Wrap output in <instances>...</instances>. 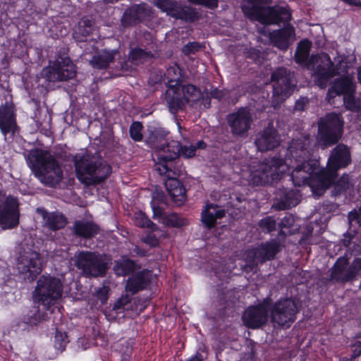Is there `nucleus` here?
<instances>
[{"label": "nucleus", "instance_id": "393cba45", "mask_svg": "<svg viewBox=\"0 0 361 361\" xmlns=\"http://www.w3.org/2000/svg\"><path fill=\"white\" fill-rule=\"evenodd\" d=\"M255 143L259 151L267 152L279 145L280 136L274 126L269 124L258 133Z\"/></svg>", "mask_w": 361, "mask_h": 361}, {"label": "nucleus", "instance_id": "a878e982", "mask_svg": "<svg viewBox=\"0 0 361 361\" xmlns=\"http://www.w3.org/2000/svg\"><path fill=\"white\" fill-rule=\"evenodd\" d=\"M269 37L274 46L286 50L295 39V29L288 25L283 29L270 32Z\"/></svg>", "mask_w": 361, "mask_h": 361}, {"label": "nucleus", "instance_id": "09e8293b", "mask_svg": "<svg viewBox=\"0 0 361 361\" xmlns=\"http://www.w3.org/2000/svg\"><path fill=\"white\" fill-rule=\"evenodd\" d=\"M200 48V46L199 44L196 42H191L184 46L183 51L185 54H190L191 53H195V51H198Z\"/></svg>", "mask_w": 361, "mask_h": 361}, {"label": "nucleus", "instance_id": "39448f33", "mask_svg": "<svg viewBox=\"0 0 361 361\" xmlns=\"http://www.w3.org/2000/svg\"><path fill=\"white\" fill-rule=\"evenodd\" d=\"M269 0H245L242 5L244 14L263 24H278L288 22L291 14L288 6H269Z\"/></svg>", "mask_w": 361, "mask_h": 361}, {"label": "nucleus", "instance_id": "cd10ccee", "mask_svg": "<svg viewBox=\"0 0 361 361\" xmlns=\"http://www.w3.org/2000/svg\"><path fill=\"white\" fill-rule=\"evenodd\" d=\"M153 217L166 226L181 227L188 224L187 219L175 213L166 214L159 207L152 206Z\"/></svg>", "mask_w": 361, "mask_h": 361}, {"label": "nucleus", "instance_id": "1a4fd4ad", "mask_svg": "<svg viewBox=\"0 0 361 361\" xmlns=\"http://www.w3.org/2000/svg\"><path fill=\"white\" fill-rule=\"evenodd\" d=\"M202 97L200 90L192 85H179L177 87L171 86L166 92V102L172 114H176L186 103L193 104Z\"/></svg>", "mask_w": 361, "mask_h": 361}, {"label": "nucleus", "instance_id": "6ab92c4d", "mask_svg": "<svg viewBox=\"0 0 361 361\" xmlns=\"http://www.w3.org/2000/svg\"><path fill=\"white\" fill-rule=\"evenodd\" d=\"M75 266L82 269L85 274L97 276L105 273V263L94 252H80L75 255Z\"/></svg>", "mask_w": 361, "mask_h": 361}, {"label": "nucleus", "instance_id": "2eb2a0df", "mask_svg": "<svg viewBox=\"0 0 361 361\" xmlns=\"http://www.w3.org/2000/svg\"><path fill=\"white\" fill-rule=\"evenodd\" d=\"M353 77L349 75L335 80L331 88L329 90L328 97H333L335 95H343V102L346 108L351 111L361 109V99H355L353 94L355 91V83Z\"/></svg>", "mask_w": 361, "mask_h": 361}, {"label": "nucleus", "instance_id": "72a5a7b5", "mask_svg": "<svg viewBox=\"0 0 361 361\" xmlns=\"http://www.w3.org/2000/svg\"><path fill=\"white\" fill-rule=\"evenodd\" d=\"M135 263L129 259L122 258L115 262L114 270L118 276H125L133 271Z\"/></svg>", "mask_w": 361, "mask_h": 361}, {"label": "nucleus", "instance_id": "ddd939ff", "mask_svg": "<svg viewBox=\"0 0 361 361\" xmlns=\"http://www.w3.org/2000/svg\"><path fill=\"white\" fill-rule=\"evenodd\" d=\"M75 75V66L68 57H59L42 71V77L53 82L71 80Z\"/></svg>", "mask_w": 361, "mask_h": 361}, {"label": "nucleus", "instance_id": "a211bd4d", "mask_svg": "<svg viewBox=\"0 0 361 361\" xmlns=\"http://www.w3.org/2000/svg\"><path fill=\"white\" fill-rule=\"evenodd\" d=\"M18 223L16 199L0 192V225L4 229H9L16 226Z\"/></svg>", "mask_w": 361, "mask_h": 361}, {"label": "nucleus", "instance_id": "b1692460", "mask_svg": "<svg viewBox=\"0 0 361 361\" xmlns=\"http://www.w3.org/2000/svg\"><path fill=\"white\" fill-rule=\"evenodd\" d=\"M268 319V310L266 305L250 307L243 314L245 325L251 329H257L264 325Z\"/></svg>", "mask_w": 361, "mask_h": 361}, {"label": "nucleus", "instance_id": "473e14b6", "mask_svg": "<svg viewBox=\"0 0 361 361\" xmlns=\"http://www.w3.org/2000/svg\"><path fill=\"white\" fill-rule=\"evenodd\" d=\"M116 51H106L99 53L93 56L90 61V64L94 68L102 69L108 67L115 58Z\"/></svg>", "mask_w": 361, "mask_h": 361}, {"label": "nucleus", "instance_id": "3c124183", "mask_svg": "<svg viewBox=\"0 0 361 361\" xmlns=\"http://www.w3.org/2000/svg\"><path fill=\"white\" fill-rule=\"evenodd\" d=\"M228 94L227 90H219L217 89L212 90L210 92V95L212 97L221 99L225 98Z\"/></svg>", "mask_w": 361, "mask_h": 361}, {"label": "nucleus", "instance_id": "a18cd8bd", "mask_svg": "<svg viewBox=\"0 0 361 361\" xmlns=\"http://www.w3.org/2000/svg\"><path fill=\"white\" fill-rule=\"evenodd\" d=\"M189 2L202 5L210 9H214L218 6V0H188Z\"/></svg>", "mask_w": 361, "mask_h": 361}, {"label": "nucleus", "instance_id": "58836bf2", "mask_svg": "<svg viewBox=\"0 0 361 361\" xmlns=\"http://www.w3.org/2000/svg\"><path fill=\"white\" fill-rule=\"evenodd\" d=\"M348 223L350 228L356 231L361 226V207L358 209H354L348 214Z\"/></svg>", "mask_w": 361, "mask_h": 361}, {"label": "nucleus", "instance_id": "6e6d98bb", "mask_svg": "<svg viewBox=\"0 0 361 361\" xmlns=\"http://www.w3.org/2000/svg\"><path fill=\"white\" fill-rule=\"evenodd\" d=\"M344 1L350 5L361 6V1L360 0H345Z\"/></svg>", "mask_w": 361, "mask_h": 361}, {"label": "nucleus", "instance_id": "7c9ffc66", "mask_svg": "<svg viewBox=\"0 0 361 361\" xmlns=\"http://www.w3.org/2000/svg\"><path fill=\"white\" fill-rule=\"evenodd\" d=\"M44 219V225L48 228L55 231L62 228L66 225V220L64 217L56 213H48L43 209H37Z\"/></svg>", "mask_w": 361, "mask_h": 361}, {"label": "nucleus", "instance_id": "de8ad7c7", "mask_svg": "<svg viewBox=\"0 0 361 361\" xmlns=\"http://www.w3.org/2000/svg\"><path fill=\"white\" fill-rule=\"evenodd\" d=\"M142 241L151 247H155L159 244V240L154 234L149 233L142 238Z\"/></svg>", "mask_w": 361, "mask_h": 361}, {"label": "nucleus", "instance_id": "a19ab883", "mask_svg": "<svg viewBox=\"0 0 361 361\" xmlns=\"http://www.w3.org/2000/svg\"><path fill=\"white\" fill-rule=\"evenodd\" d=\"M130 302V298L128 295H123L114 304L112 310L116 314L123 313L125 307Z\"/></svg>", "mask_w": 361, "mask_h": 361}, {"label": "nucleus", "instance_id": "6e6552de", "mask_svg": "<svg viewBox=\"0 0 361 361\" xmlns=\"http://www.w3.org/2000/svg\"><path fill=\"white\" fill-rule=\"evenodd\" d=\"M62 293L63 284L59 278L43 275L37 282L33 298L36 302L50 306L61 298Z\"/></svg>", "mask_w": 361, "mask_h": 361}, {"label": "nucleus", "instance_id": "c9c22d12", "mask_svg": "<svg viewBox=\"0 0 361 361\" xmlns=\"http://www.w3.org/2000/svg\"><path fill=\"white\" fill-rule=\"evenodd\" d=\"M142 9V6H136L127 10L123 16L122 21L125 25L135 23L140 18V11Z\"/></svg>", "mask_w": 361, "mask_h": 361}, {"label": "nucleus", "instance_id": "f257e3e1", "mask_svg": "<svg viewBox=\"0 0 361 361\" xmlns=\"http://www.w3.org/2000/svg\"><path fill=\"white\" fill-rule=\"evenodd\" d=\"M309 145L310 137L304 136L293 140L289 146V157L285 162L288 164V169L293 168L291 179L295 186L308 185L313 190H326L329 186H322L319 180L323 169H319L317 161L309 159Z\"/></svg>", "mask_w": 361, "mask_h": 361}, {"label": "nucleus", "instance_id": "603ef678", "mask_svg": "<svg viewBox=\"0 0 361 361\" xmlns=\"http://www.w3.org/2000/svg\"><path fill=\"white\" fill-rule=\"evenodd\" d=\"M337 185L341 190H345L348 188L349 185V177L348 175L342 176L340 179L337 182Z\"/></svg>", "mask_w": 361, "mask_h": 361}, {"label": "nucleus", "instance_id": "7ed1b4c3", "mask_svg": "<svg viewBox=\"0 0 361 361\" xmlns=\"http://www.w3.org/2000/svg\"><path fill=\"white\" fill-rule=\"evenodd\" d=\"M169 154H161L158 161L154 165V170L160 175L168 178L165 182V186L171 200L178 206L182 205L186 200L185 190L181 183L177 179L180 176V171L176 169L173 160L177 157L179 152V145L177 142H173L169 146Z\"/></svg>", "mask_w": 361, "mask_h": 361}, {"label": "nucleus", "instance_id": "c756f323", "mask_svg": "<svg viewBox=\"0 0 361 361\" xmlns=\"http://www.w3.org/2000/svg\"><path fill=\"white\" fill-rule=\"evenodd\" d=\"M149 271H142L130 277L126 285V291L134 294L144 289L149 281Z\"/></svg>", "mask_w": 361, "mask_h": 361}, {"label": "nucleus", "instance_id": "680f3d73", "mask_svg": "<svg viewBox=\"0 0 361 361\" xmlns=\"http://www.w3.org/2000/svg\"><path fill=\"white\" fill-rule=\"evenodd\" d=\"M82 35H89V32L88 31H85V33H82Z\"/></svg>", "mask_w": 361, "mask_h": 361}, {"label": "nucleus", "instance_id": "5fc2aeb1", "mask_svg": "<svg viewBox=\"0 0 361 361\" xmlns=\"http://www.w3.org/2000/svg\"><path fill=\"white\" fill-rule=\"evenodd\" d=\"M361 355V342L357 341L353 345V350L351 359H355Z\"/></svg>", "mask_w": 361, "mask_h": 361}, {"label": "nucleus", "instance_id": "8fccbe9b", "mask_svg": "<svg viewBox=\"0 0 361 361\" xmlns=\"http://www.w3.org/2000/svg\"><path fill=\"white\" fill-rule=\"evenodd\" d=\"M293 223L294 219L291 215L286 216L281 219L280 222V226L281 228H289L293 225Z\"/></svg>", "mask_w": 361, "mask_h": 361}, {"label": "nucleus", "instance_id": "bf43d9fd", "mask_svg": "<svg viewBox=\"0 0 361 361\" xmlns=\"http://www.w3.org/2000/svg\"><path fill=\"white\" fill-rule=\"evenodd\" d=\"M118 1V0H103L104 3L105 4H114Z\"/></svg>", "mask_w": 361, "mask_h": 361}, {"label": "nucleus", "instance_id": "423d86ee", "mask_svg": "<svg viewBox=\"0 0 361 361\" xmlns=\"http://www.w3.org/2000/svg\"><path fill=\"white\" fill-rule=\"evenodd\" d=\"M310 47L311 44L308 40L301 41L298 46L295 54V61L298 63L306 66L308 68H314V66L312 67V62L314 61L318 62L320 60L324 65L317 66L314 73L318 78V85L321 88H324L327 80L334 75L339 74V72L338 69L334 67L330 57L326 54L312 56L310 60L308 61Z\"/></svg>", "mask_w": 361, "mask_h": 361}, {"label": "nucleus", "instance_id": "20e7f679", "mask_svg": "<svg viewBox=\"0 0 361 361\" xmlns=\"http://www.w3.org/2000/svg\"><path fill=\"white\" fill-rule=\"evenodd\" d=\"M27 160L35 176L49 186L57 185L63 178V171L56 159L48 152L31 150Z\"/></svg>", "mask_w": 361, "mask_h": 361}, {"label": "nucleus", "instance_id": "2f4dec72", "mask_svg": "<svg viewBox=\"0 0 361 361\" xmlns=\"http://www.w3.org/2000/svg\"><path fill=\"white\" fill-rule=\"evenodd\" d=\"M75 233L81 237L91 238L99 231V227L92 221H78L74 224Z\"/></svg>", "mask_w": 361, "mask_h": 361}, {"label": "nucleus", "instance_id": "0eeeda50", "mask_svg": "<svg viewBox=\"0 0 361 361\" xmlns=\"http://www.w3.org/2000/svg\"><path fill=\"white\" fill-rule=\"evenodd\" d=\"M288 169V164L279 158H271L252 166L249 181L256 185L272 183Z\"/></svg>", "mask_w": 361, "mask_h": 361}, {"label": "nucleus", "instance_id": "412c9836", "mask_svg": "<svg viewBox=\"0 0 361 361\" xmlns=\"http://www.w3.org/2000/svg\"><path fill=\"white\" fill-rule=\"evenodd\" d=\"M176 142L179 145V152L177 154V157L173 160V163L174 164V160L179 156L182 155L185 158H191L195 155V152L197 149H203L205 147V144L203 141H198L195 145H190L181 146L180 144L176 140L169 141L168 139L165 138L163 136H157L156 137V140L154 142V147L156 149V156L157 159L158 160L159 156L161 154H169L170 152L168 151L169 148V146L173 142Z\"/></svg>", "mask_w": 361, "mask_h": 361}, {"label": "nucleus", "instance_id": "4be33fe9", "mask_svg": "<svg viewBox=\"0 0 361 361\" xmlns=\"http://www.w3.org/2000/svg\"><path fill=\"white\" fill-rule=\"evenodd\" d=\"M227 121L233 135L242 136L251 128L253 117L249 109L240 108L227 116Z\"/></svg>", "mask_w": 361, "mask_h": 361}, {"label": "nucleus", "instance_id": "e2e57ef3", "mask_svg": "<svg viewBox=\"0 0 361 361\" xmlns=\"http://www.w3.org/2000/svg\"><path fill=\"white\" fill-rule=\"evenodd\" d=\"M343 1H344L345 0H343Z\"/></svg>", "mask_w": 361, "mask_h": 361}, {"label": "nucleus", "instance_id": "864d4df0", "mask_svg": "<svg viewBox=\"0 0 361 361\" xmlns=\"http://www.w3.org/2000/svg\"><path fill=\"white\" fill-rule=\"evenodd\" d=\"M308 103V99L306 97H302L296 101L295 104V109L296 110L302 111L305 109V106Z\"/></svg>", "mask_w": 361, "mask_h": 361}, {"label": "nucleus", "instance_id": "13d9d810", "mask_svg": "<svg viewBox=\"0 0 361 361\" xmlns=\"http://www.w3.org/2000/svg\"><path fill=\"white\" fill-rule=\"evenodd\" d=\"M131 351H132V348L131 347L128 345L126 348L125 349V350L123 351V353L128 356L130 353H131Z\"/></svg>", "mask_w": 361, "mask_h": 361}, {"label": "nucleus", "instance_id": "052dcab7", "mask_svg": "<svg viewBox=\"0 0 361 361\" xmlns=\"http://www.w3.org/2000/svg\"><path fill=\"white\" fill-rule=\"evenodd\" d=\"M357 75H358V80L361 83V68H360L358 69Z\"/></svg>", "mask_w": 361, "mask_h": 361}, {"label": "nucleus", "instance_id": "dca6fc26", "mask_svg": "<svg viewBox=\"0 0 361 361\" xmlns=\"http://www.w3.org/2000/svg\"><path fill=\"white\" fill-rule=\"evenodd\" d=\"M298 312V302L291 298L280 300L271 310V320L280 326L288 327L295 320Z\"/></svg>", "mask_w": 361, "mask_h": 361}, {"label": "nucleus", "instance_id": "9b49d317", "mask_svg": "<svg viewBox=\"0 0 361 361\" xmlns=\"http://www.w3.org/2000/svg\"><path fill=\"white\" fill-rule=\"evenodd\" d=\"M273 82V105L278 106L290 97L296 86L294 75L284 68H279L271 75Z\"/></svg>", "mask_w": 361, "mask_h": 361}, {"label": "nucleus", "instance_id": "f03ea898", "mask_svg": "<svg viewBox=\"0 0 361 361\" xmlns=\"http://www.w3.org/2000/svg\"><path fill=\"white\" fill-rule=\"evenodd\" d=\"M75 174L85 185H95L106 179L111 173V167L97 152L82 151L73 157Z\"/></svg>", "mask_w": 361, "mask_h": 361}, {"label": "nucleus", "instance_id": "49530a36", "mask_svg": "<svg viewBox=\"0 0 361 361\" xmlns=\"http://www.w3.org/2000/svg\"><path fill=\"white\" fill-rule=\"evenodd\" d=\"M109 290V288L107 286H104L96 291V297L102 304H104L107 301Z\"/></svg>", "mask_w": 361, "mask_h": 361}, {"label": "nucleus", "instance_id": "ea45409f", "mask_svg": "<svg viewBox=\"0 0 361 361\" xmlns=\"http://www.w3.org/2000/svg\"><path fill=\"white\" fill-rule=\"evenodd\" d=\"M54 345L56 350L59 352H62L65 350L67 343H68V336L66 333L57 331L55 334Z\"/></svg>", "mask_w": 361, "mask_h": 361}, {"label": "nucleus", "instance_id": "aec40b11", "mask_svg": "<svg viewBox=\"0 0 361 361\" xmlns=\"http://www.w3.org/2000/svg\"><path fill=\"white\" fill-rule=\"evenodd\" d=\"M154 4L167 15L185 21H194L200 18L195 8L188 6H181L171 0H154Z\"/></svg>", "mask_w": 361, "mask_h": 361}, {"label": "nucleus", "instance_id": "37998d69", "mask_svg": "<svg viewBox=\"0 0 361 361\" xmlns=\"http://www.w3.org/2000/svg\"><path fill=\"white\" fill-rule=\"evenodd\" d=\"M135 224L140 227L152 228L154 224L142 212H138L134 216Z\"/></svg>", "mask_w": 361, "mask_h": 361}, {"label": "nucleus", "instance_id": "bb28decb", "mask_svg": "<svg viewBox=\"0 0 361 361\" xmlns=\"http://www.w3.org/2000/svg\"><path fill=\"white\" fill-rule=\"evenodd\" d=\"M16 128L14 106L6 102L0 106V129L6 135L10 132L14 133Z\"/></svg>", "mask_w": 361, "mask_h": 361}, {"label": "nucleus", "instance_id": "4d7b16f0", "mask_svg": "<svg viewBox=\"0 0 361 361\" xmlns=\"http://www.w3.org/2000/svg\"><path fill=\"white\" fill-rule=\"evenodd\" d=\"M185 361H202V357L200 355H195Z\"/></svg>", "mask_w": 361, "mask_h": 361}, {"label": "nucleus", "instance_id": "4c0bfd02", "mask_svg": "<svg viewBox=\"0 0 361 361\" xmlns=\"http://www.w3.org/2000/svg\"><path fill=\"white\" fill-rule=\"evenodd\" d=\"M295 194L293 192H288L284 194V198H283L280 203L278 204L276 208L278 209H286L289 207L295 206L298 203V199L294 197Z\"/></svg>", "mask_w": 361, "mask_h": 361}, {"label": "nucleus", "instance_id": "5701e85b", "mask_svg": "<svg viewBox=\"0 0 361 361\" xmlns=\"http://www.w3.org/2000/svg\"><path fill=\"white\" fill-rule=\"evenodd\" d=\"M278 251L279 244L276 242L271 241L263 243L256 249L248 251V263L255 264L270 260L274 257Z\"/></svg>", "mask_w": 361, "mask_h": 361}, {"label": "nucleus", "instance_id": "f704fd0d", "mask_svg": "<svg viewBox=\"0 0 361 361\" xmlns=\"http://www.w3.org/2000/svg\"><path fill=\"white\" fill-rule=\"evenodd\" d=\"M166 77L168 79L169 88L171 86L174 87H178L180 85L179 82L182 78L180 68L177 66L169 68L166 72Z\"/></svg>", "mask_w": 361, "mask_h": 361}, {"label": "nucleus", "instance_id": "e433bc0d", "mask_svg": "<svg viewBox=\"0 0 361 361\" xmlns=\"http://www.w3.org/2000/svg\"><path fill=\"white\" fill-rule=\"evenodd\" d=\"M151 57L152 54L149 52L141 49H134L129 54V59L135 64L142 63Z\"/></svg>", "mask_w": 361, "mask_h": 361}, {"label": "nucleus", "instance_id": "79ce46f5", "mask_svg": "<svg viewBox=\"0 0 361 361\" xmlns=\"http://www.w3.org/2000/svg\"><path fill=\"white\" fill-rule=\"evenodd\" d=\"M258 225L264 232L269 233L276 228V222L272 217L266 216L259 221Z\"/></svg>", "mask_w": 361, "mask_h": 361}, {"label": "nucleus", "instance_id": "c85d7f7f", "mask_svg": "<svg viewBox=\"0 0 361 361\" xmlns=\"http://www.w3.org/2000/svg\"><path fill=\"white\" fill-rule=\"evenodd\" d=\"M224 215V209L217 205L208 204L202 211L201 219L207 228H212L216 224V219L222 218Z\"/></svg>", "mask_w": 361, "mask_h": 361}, {"label": "nucleus", "instance_id": "c03bdc74", "mask_svg": "<svg viewBox=\"0 0 361 361\" xmlns=\"http://www.w3.org/2000/svg\"><path fill=\"white\" fill-rule=\"evenodd\" d=\"M142 125L140 122H134L130 128V135L135 141H140L142 139Z\"/></svg>", "mask_w": 361, "mask_h": 361}, {"label": "nucleus", "instance_id": "f8f14e48", "mask_svg": "<svg viewBox=\"0 0 361 361\" xmlns=\"http://www.w3.org/2000/svg\"><path fill=\"white\" fill-rule=\"evenodd\" d=\"M16 267L25 280L33 281L42 269L39 254L31 249L23 250L16 259Z\"/></svg>", "mask_w": 361, "mask_h": 361}, {"label": "nucleus", "instance_id": "f3484780", "mask_svg": "<svg viewBox=\"0 0 361 361\" xmlns=\"http://www.w3.org/2000/svg\"><path fill=\"white\" fill-rule=\"evenodd\" d=\"M361 271V258H355L350 264L346 257H339L331 270V279L339 282L355 280Z\"/></svg>", "mask_w": 361, "mask_h": 361}, {"label": "nucleus", "instance_id": "9d476101", "mask_svg": "<svg viewBox=\"0 0 361 361\" xmlns=\"http://www.w3.org/2000/svg\"><path fill=\"white\" fill-rule=\"evenodd\" d=\"M349 149L344 145H337L331 152L328 159L326 169L320 176V183L322 186H329L335 183L337 171L344 168L350 163Z\"/></svg>", "mask_w": 361, "mask_h": 361}, {"label": "nucleus", "instance_id": "4468645a", "mask_svg": "<svg viewBox=\"0 0 361 361\" xmlns=\"http://www.w3.org/2000/svg\"><path fill=\"white\" fill-rule=\"evenodd\" d=\"M343 121L340 115L331 113L319 122V136L324 144V147L337 142L342 133Z\"/></svg>", "mask_w": 361, "mask_h": 361}]
</instances>
